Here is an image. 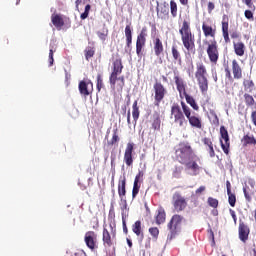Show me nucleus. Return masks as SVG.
Instances as JSON below:
<instances>
[{
  "label": "nucleus",
  "instance_id": "13d9d810",
  "mask_svg": "<svg viewBox=\"0 0 256 256\" xmlns=\"http://www.w3.org/2000/svg\"><path fill=\"white\" fill-rule=\"evenodd\" d=\"M215 9V4L213 2L208 3V13H211Z\"/></svg>",
  "mask_w": 256,
  "mask_h": 256
},
{
  "label": "nucleus",
  "instance_id": "4d7b16f0",
  "mask_svg": "<svg viewBox=\"0 0 256 256\" xmlns=\"http://www.w3.org/2000/svg\"><path fill=\"white\" fill-rule=\"evenodd\" d=\"M208 148L210 157H215V149L213 148V144L212 146H208Z\"/></svg>",
  "mask_w": 256,
  "mask_h": 256
},
{
  "label": "nucleus",
  "instance_id": "09e8293b",
  "mask_svg": "<svg viewBox=\"0 0 256 256\" xmlns=\"http://www.w3.org/2000/svg\"><path fill=\"white\" fill-rule=\"evenodd\" d=\"M53 53H54L53 48H51L50 51H49V59H48L50 67H53V63L55 61L53 59Z\"/></svg>",
  "mask_w": 256,
  "mask_h": 256
},
{
  "label": "nucleus",
  "instance_id": "dca6fc26",
  "mask_svg": "<svg viewBox=\"0 0 256 256\" xmlns=\"http://www.w3.org/2000/svg\"><path fill=\"white\" fill-rule=\"evenodd\" d=\"M251 233V229L243 220L239 221L238 227V237L242 243H247L249 241V234Z\"/></svg>",
  "mask_w": 256,
  "mask_h": 256
},
{
  "label": "nucleus",
  "instance_id": "4468645a",
  "mask_svg": "<svg viewBox=\"0 0 256 256\" xmlns=\"http://www.w3.org/2000/svg\"><path fill=\"white\" fill-rule=\"evenodd\" d=\"M198 161H201L199 156L184 164L186 171H189V175H192V177H197V175L201 173V166H199V164L197 163Z\"/></svg>",
  "mask_w": 256,
  "mask_h": 256
},
{
  "label": "nucleus",
  "instance_id": "7ed1b4c3",
  "mask_svg": "<svg viewBox=\"0 0 256 256\" xmlns=\"http://www.w3.org/2000/svg\"><path fill=\"white\" fill-rule=\"evenodd\" d=\"M123 73V61L121 58H117L112 63V72L109 76V83L111 89H117L118 93H123L125 87V76H119Z\"/></svg>",
  "mask_w": 256,
  "mask_h": 256
},
{
  "label": "nucleus",
  "instance_id": "393cba45",
  "mask_svg": "<svg viewBox=\"0 0 256 256\" xmlns=\"http://www.w3.org/2000/svg\"><path fill=\"white\" fill-rule=\"evenodd\" d=\"M202 31H203L204 36L212 37V39H215V35H217V27L212 26L211 24H209L207 22H203Z\"/></svg>",
  "mask_w": 256,
  "mask_h": 256
},
{
  "label": "nucleus",
  "instance_id": "0eeeda50",
  "mask_svg": "<svg viewBox=\"0 0 256 256\" xmlns=\"http://www.w3.org/2000/svg\"><path fill=\"white\" fill-rule=\"evenodd\" d=\"M174 81L180 97L183 94L185 97L186 103L190 105L193 111H199V104H197V101H195V98H193V96L187 93V90L185 89V82L181 79V77L175 76Z\"/></svg>",
  "mask_w": 256,
  "mask_h": 256
},
{
  "label": "nucleus",
  "instance_id": "774afa93",
  "mask_svg": "<svg viewBox=\"0 0 256 256\" xmlns=\"http://www.w3.org/2000/svg\"><path fill=\"white\" fill-rule=\"evenodd\" d=\"M231 37H232V39H235V38H237V34H232Z\"/></svg>",
  "mask_w": 256,
  "mask_h": 256
},
{
  "label": "nucleus",
  "instance_id": "a878e982",
  "mask_svg": "<svg viewBox=\"0 0 256 256\" xmlns=\"http://www.w3.org/2000/svg\"><path fill=\"white\" fill-rule=\"evenodd\" d=\"M153 49L156 57H161V55H163L165 47L163 46V41L161 38L156 37L153 39Z\"/></svg>",
  "mask_w": 256,
  "mask_h": 256
},
{
  "label": "nucleus",
  "instance_id": "f704fd0d",
  "mask_svg": "<svg viewBox=\"0 0 256 256\" xmlns=\"http://www.w3.org/2000/svg\"><path fill=\"white\" fill-rule=\"evenodd\" d=\"M243 87H244V91L246 93H253V91H255V89H256L255 82H253V80H251V79H244Z\"/></svg>",
  "mask_w": 256,
  "mask_h": 256
},
{
  "label": "nucleus",
  "instance_id": "b1692460",
  "mask_svg": "<svg viewBox=\"0 0 256 256\" xmlns=\"http://www.w3.org/2000/svg\"><path fill=\"white\" fill-rule=\"evenodd\" d=\"M121 211L123 233L127 235V233H129V229H127V217H129V208L127 207V200H124V205L121 207Z\"/></svg>",
  "mask_w": 256,
  "mask_h": 256
},
{
  "label": "nucleus",
  "instance_id": "1a4fd4ad",
  "mask_svg": "<svg viewBox=\"0 0 256 256\" xmlns=\"http://www.w3.org/2000/svg\"><path fill=\"white\" fill-rule=\"evenodd\" d=\"M232 75H231V69L229 66H225V77L226 79H229V81H233V79L239 80L243 79V68H241V65L239 62L234 59L232 60Z\"/></svg>",
  "mask_w": 256,
  "mask_h": 256
},
{
  "label": "nucleus",
  "instance_id": "bf43d9fd",
  "mask_svg": "<svg viewBox=\"0 0 256 256\" xmlns=\"http://www.w3.org/2000/svg\"><path fill=\"white\" fill-rule=\"evenodd\" d=\"M82 3H85V0H76L75 5H76V11H79V5Z\"/></svg>",
  "mask_w": 256,
  "mask_h": 256
},
{
  "label": "nucleus",
  "instance_id": "864d4df0",
  "mask_svg": "<svg viewBox=\"0 0 256 256\" xmlns=\"http://www.w3.org/2000/svg\"><path fill=\"white\" fill-rule=\"evenodd\" d=\"M205 189H207L205 186H200L198 189H196L195 193L196 195H201V193H204Z\"/></svg>",
  "mask_w": 256,
  "mask_h": 256
},
{
  "label": "nucleus",
  "instance_id": "0e129e2a",
  "mask_svg": "<svg viewBox=\"0 0 256 256\" xmlns=\"http://www.w3.org/2000/svg\"><path fill=\"white\" fill-rule=\"evenodd\" d=\"M181 5H189V0H179Z\"/></svg>",
  "mask_w": 256,
  "mask_h": 256
},
{
  "label": "nucleus",
  "instance_id": "69168bd1",
  "mask_svg": "<svg viewBox=\"0 0 256 256\" xmlns=\"http://www.w3.org/2000/svg\"><path fill=\"white\" fill-rule=\"evenodd\" d=\"M127 244L130 247V249L131 247H133V242L131 241V239H127Z\"/></svg>",
  "mask_w": 256,
  "mask_h": 256
},
{
  "label": "nucleus",
  "instance_id": "a211bd4d",
  "mask_svg": "<svg viewBox=\"0 0 256 256\" xmlns=\"http://www.w3.org/2000/svg\"><path fill=\"white\" fill-rule=\"evenodd\" d=\"M182 222H183V216L179 214H175L172 216L169 223L167 224V227L171 235H177V227H179V225H181Z\"/></svg>",
  "mask_w": 256,
  "mask_h": 256
},
{
  "label": "nucleus",
  "instance_id": "ddd939ff",
  "mask_svg": "<svg viewBox=\"0 0 256 256\" xmlns=\"http://www.w3.org/2000/svg\"><path fill=\"white\" fill-rule=\"evenodd\" d=\"M220 145L225 155H229V151L231 149V140L229 138V131H227L225 126L220 127Z\"/></svg>",
  "mask_w": 256,
  "mask_h": 256
},
{
  "label": "nucleus",
  "instance_id": "72a5a7b5",
  "mask_svg": "<svg viewBox=\"0 0 256 256\" xmlns=\"http://www.w3.org/2000/svg\"><path fill=\"white\" fill-rule=\"evenodd\" d=\"M171 53H172L173 61H175L176 63H179V65H181V63H183V59L181 57V52L179 51V47L177 45H175V44L172 45Z\"/></svg>",
  "mask_w": 256,
  "mask_h": 256
},
{
  "label": "nucleus",
  "instance_id": "a19ab883",
  "mask_svg": "<svg viewBox=\"0 0 256 256\" xmlns=\"http://www.w3.org/2000/svg\"><path fill=\"white\" fill-rule=\"evenodd\" d=\"M105 85L103 84V76L101 74L97 75V83H96V89L98 92H101V89H103Z\"/></svg>",
  "mask_w": 256,
  "mask_h": 256
},
{
  "label": "nucleus",
  "instance_id": "052dcab7",
  "mask_svg": "<svg viewBox=\"0 0 256 256\" xmlns=\"http://www.w3.org/2000/svg\"><path fill=\"white\" fill-rule=\"evenodd\" d=\"M226 189H227V193H232L231 192V182H229V180L226 181Z\"/></svg>",
  "mask_w": 256,
  "mask_h": 256
},
{
  "label": "nucleus",
  "instance_id": "c03bdc74",
  "mask_svg": "<svg viewBox=\"0 0 256 256\" xmlns=\"http://www.w3.org/2000/svg\"><path fill=\"white\" fill-rule=\"evenodd\" d=\"M208 205L210 207H212L213 209H217V207H219V200H217L213 197H209L208 198Z\"/></svg>",
  "mask_w": 256,
  "mask_h": 256
},
{
  "label": "nucleus",
  "instance_id": "ea45409f",
  "mask_svg": "<svg viewBox=\"0 0 256 256\" xmlns=\"http://www.w3.org/2000/svg\"><path fill=\"white\" fill-rule=\"evenodd\" d=\"M227 195L230 207H235V204L237 203V196H235L233 192L227 193Z\"/></svg>",
  "mask_w": 256,
  "mask_h": 256
},
{
  "label": "nucleus",
  "instance_id": "20e7f679",
  "mask_svg": "<svg viewBox=\"0 0 256 256\" xmlns=\"http://www.w3.org/2000/svg\"><path fill=\"white\" fill-rule=\"evenodd\" d=\"M179 33L186 51L195 55V34L191 31V22L189 20H183Z\"/></svg>",
  "mask_w": 256,
  "mask_h": 256
},
{
  "label": "nucleus",
  "instance_id": "338daca9",
  "mask_svg": "<svg viewBox=\"0 0 256 256\" xmlns=\"http://www.w3.org/2000/svg\"><path fill=\"white\" fill-rule=\"evenodd\" d=\"M146 249H151V239L148 240V243L146 244Z\"/></svg>",
  "mask_w": 256,
  "mask_h": 256
},
{
  "label": "nucleus",
  "instance_id": "603ef678",
  "mask_svg": "<svg viewBox=\"0 0 256 256\" xmlns=\"http://www.w3.org/2000/svg\"><path fill=\"white\" fill-rule=\"evenodd\" d=\"M110 159H111V165H113V163H115V161L117 160V154L115 153V150H112Z\"/></svg>",
  "mask_w": 256,
  "mask_h": 256
},
{
  "label": "nucleus",
  "instance_id": "f03ea898",
  "mask_svg": "<svg viewBox=\"0 0 256 256\" xmlns=\"http://www.w3.org/2000/svg\"><path fill=\"white\" fill-rule=\"evenodd\" d=\"M109 224H103L102 243L105 249L115 247L117 243V222L115 221V209L113 206L108 214Z\"/></svg>",
  "mask_w": 256,
  "mask_h": 256
},
{
  "label": "nucleus",
  "instance_id": "c85d7f7f",
  "mask_svg": "<svg viewBox=\"0 0 256 256\" xmlns=\"http://www.w3.org/2000/svg\"><path fill=\"white\" fill-rule=\"evenodd\" d=\"M51 21L52 25H54L58 31H61L65 26V20H63V16L60 14H52Z\"/></svg>",
  "mask_w": 256,
  "mask_h": 256
},
{
  "label": "nucleus",
  "instance_id": "4be33fe9",
  "mask_svg": "<svg viewBox=\"0 0 256 256\" xmlns=\"http://www.w3.org/2000/svg\"><path fill=\"white\" fill-rule=\"evenodd\" d=\"M222 35L225 43H231V38H229V16L226 14L222 17Z\"/></svg>",
  "mask_w": 256,
  "mask_h": 256
},
{
  "label": "nucleus",
  "instance_id": "9b49d317",
  "mask_svg": "<svg viewBox=\"0 0 256 256\" xmlns=\"http://www.w3.org/2000/svg\"><path fill=\"white\" fill-rule=\"evenodd\" d=\"M153 89L154 103L156 107H159V105H161V101H163V99H165V96L167 95V88H165V86L161 82L156 80V82L153 85Z\"/></svg>",
  "mask_w": 256,
  "mask_h": 256
},
{
  "label": "nucleus",
  "instance_id": "39448f33",
  "mask_svg": "<svg viewBox=\"0 0 256 256\" xmlns=\"http://www.w3.org/2000/svg\"><path fill=\"white\" fill-rule=\"evenodd\" d=\"M209 74L207 66L202 61L196 63L195 79L202 95H207L209 91Z\"/></svg>",
  "mask_w": 256,
  "mask_h": 256
},
{
  "label": "nucleus",
  "instance_id": "680f3d73",
  "mask_svg": "<svg viewBox=\"0 0 256 256\" xmlns=\"http://www.w3.org/2000/svg\"><path fill=\"white\" fill-rule=\"evenodd\" d=\"M127 123H128V125H131V111L130 110L127 112Z\"/></svg>",
  "mask_w": 256,
  "mask_h": 256
},
{
  "label": "nucleus",
  "instance_id": "9d476101",
  "mask_svg": "<svg viewBox=\"0 0 256 256\" xmlns=\"http://www.w3.org/2000/svg\"><path fill=\"white\" fill-rule=\"evenodd\" d=\"M149 29L147 26H143L140 33L136 38V54L138 57H143V51L145 49V45H147V37H148Z\"/></svg>",
  "mask_w": 256,
  "mask_h": 256
},
{
  "label": "nucleus",
  "instance_id": "f3484780",
  "mask_svg": "<svg viewBox=\"0 0 256 256\" xmlns=\"http://www.w3.org/2000/svg\"><path fill=\"white\" fill-rule=\"evenodd\" d=\"M135 151V144L128 142L124 151V163L127 167H133V153Z\"/></svg>",
  "mask_w": 256,
  "mask_h": 256
},
{
  "label": "nucleus",
  "instance_id": "2eb2a0df",
  "mask_svg": "<svg viewBox=\"0 0 256 256\" xmlns=\"http://www.w3.org/2000/svg\"><path fill=\"white\" fill-rule=\"evenodd\" d=\"M84 242L88 249L95 251V249H97V233H95V231L86 232L84 236Z\"/></svg>",
  "mask_w": 256,
  "mask_h": 256
},
{
  "label": "nucleus",
  "instance_id": "473e14b6",
  "mask_svg": "<svg viewBox=\"0 0 256 256\" xmlns=\"http://www.w3.org/2000/svg\"><path fill=\"white\" fill-rule=\"evenodd\" d=\"M166 219H167V213H165V209L159 208L155 216L156 225H163Z\"/></svg>",
  "mask_w": 256,
  "mask_h": 256
},
{
  "label": "nucleus",
  "instance_id": "4c0bfd02",
  "mask_svg": "<svg viewBox=\"0 0 256 256\" xmlns=\"http://www.w3.org/2000/svg\"><path fill=\"white\" fill-rule=\"evenodd\" d=\"M244 101L247 107H253V105H255V98H253L249 93L244 94Z\"/></svg>",
  "mask_w": 256,
  "mask_h": 256
},
{
  "label": "nucleus",
  "instance_id": "423d86ee",
  "mask_svg": "<svg viewBox=\"0 0 256 256\" xmlns=\"http://www.w3.org/2000/svg\"><path fill=\"white\" fill-rule=\"evenodd\" d=\"M176 160L180 165H185L189 163V161H192L193 159H197V154H195V151L193 150V147H191V144L189 143H180L178 149L175 151Z\"/></svg>",
  "mask_w": 256,
  "mask_h": 256
},
{
  "label": "nucleus",
  "instance_id": "cd10ccee",
  "mask_svg": "<svg viewBox=\"0 0 256 256\" xmlns=\"http://www.w3.org/2000/svg\"><path fill=\"white\" fill-rule=\"evenodd\" d=\"M151 127L154 131H161V114L154 112L150 119Z\"/></svg>",
  "mask_w": 256,
  "mask_h": 256
},
{
  "label": "nucleus",
  "instance_id": "6ab92c4d",
  "mask_svg": "<svg viewBox=\"0 0 256 256\" xmlns=\"http://www.w3.org/2000/svg\"><path fill=\"white\" fill-rule=\"evenodd\" d=\"M143 177H145V172L139 170L134 179L133 189H132V199H135L139 195V189H141V183H143Z\"/></svg>",
  "mask_w": 256,
  "mask_h": 256
},
{
  "label": "nucleus",
  "instance_id": "f257e3e1",
  "mask_svg": "<svg viewBox=\"0 0 256 256\" xmlns=\"http://www.w3.org/2000/svg\"><path fill=\"white\" fill-rule=\"evenodd\" d=\"M180 105L181 106H179V104L177 103H174L171 106V117L172 119H174V123H176V125H179V127H185L188 120L191 127L201 129V127H203V124L201 123V118L192 114L191 108L186 105L185 101H181Z\"/></svg>",
  "mask_w": 256,
  "mask_h": 256
},
{
  "label": "nucleus",
  "instance_id": "37998d69",
  "mask_svg": "<svg viewBox=\"0 0 256 256\" xmlns=\"http://www.w3.org/2000/svg\"><path fill=\"white\" fill-rule=\"evenodd\" d=\"M149 233L153 237V239H159V228L157 227H151L149 228Z\"/></svg>",
  "mask_w": 256,
  "mask_h": 256
},
{
  "label": "nucleus",
  "instance_id": "5fc2aeb1",
  "mask_svg": "<svg viewBox=\"0 0 256 256\" xmlns=\"http://www.w3.org/2000/svg\"><path fill=\"white\" fill-rule=\"evenodd\" d=\"M251 121H252L253 125L256 127V111H252Z\"/></svg>",
  "mask_w": 256,
  "mask_h": 256
},
{
  "label": "nucleus",
  "instance_id": "e433bc0d",
  "mask_svg": "<svg viewBox=\"0 0 256 256\" xmlns=\"http://www.w3.org/2000/svg\"><path fill=\"white\" fill-rule=\"evenodd\" d=\"M119 143V129L113 130V135L110 141H108L107 145L108 147H113V145H117Z\"/></svg>",
  "mask_w": 256,
  "mask_h": 256
},
{
  "label": "nucleus",
  "instance_id": "aec40b11",
  "mask_svg": "<svg viewBox=\"0 0 256 256\" xmlns=\"http://www.w3.org/2000/svg\"><path fill=\"white\" fill-rule=\"evenodd\" d=\"M248 184L250 185V187L248 185H245L243 187V193H244V197L246 199V201L248 203H251L252 199H253V195H254V191L253 189H255V180L250 179L248 180Z\"/></svg>",
  "mask_w": 256,
  "mask_h": 256
},
{
  "label": "nucleus",
  "instance_id": "2f4dec72",
  "mask_svg": "<svg viewBox=\"0 0 256 256\" xmlns=\"http://www.w3.org/2000/svg\"><path fill=\"white\" fill-rule=\"evenodd\" d=\"M132 231L136 234V237H140L141 241L145 239V234L143 233V228L141 227V220L136 221L132 225Z\"/></svg>",
  "mask_w": 256,
  "mask_h": 256
},
{
  "label": "nucleus",
  "instance_id": "de8ad7c7",
  "mask_svg": "<svg viewBox=\"0 0 256 256\" xmlns=\"http://www.w3.org/2000/svg\"><path fill=\"white\" fill-rule=\"evenodd\" d=\"M244 16H245L246 19H248L249 21H253V12H252L251 10H245Z\"/></svg>",
  "mask_w": 256,
  "mask_h": 256
},
{
  "label": "nucleus",
  "instance_id": "412c9836",
  "mask_svg": "<svg viewBox=\"0 0 256 256\" xmlns=\"http://www.w3.org/2000/svg\"><path fill=\"white\" fill-rule=\"evenodd\" d=\"M124 33L126 37L125 51L131 53V50L133 49V28H131V25H126Z\"/></svg>",
  "mask_w": 256,
  "mask_h": 256
},
{
  "label": "nucleus",
  "instance_id": "7c9ffc66",
  "mask_svg": "<svg viewBox=\"0 0 256 256\" xmlns=\"http://www.w3.org/2000/svg\"><path fill=\"white\" fill-rule=\"evenodd\" d=\"M233 49L237 57H243V55H245V51L247 50V47L245 46V43L239 41V42H233Z\"/></svg>",
  "mask_w": 256,
  "mask_h": 256
},
{
  "label": "nucleus",
  "instance_id": "a18cd8bd",
  "mask_svg": "<svg viewBox=\"0 0 256 256\" xmlns=\"http://www.w3.org/2000/svg\"><path fill=\"white\" fill-rule=\"evenodd\" d=\"M97 35L99 39H101V41H105V39H107V36L109 35V30L105 29L102 32L98 31Z\"/></svg>",
  "mask_w": 256,
  "mask_h": 256
},
{
  "label": "nucleus",
  "instance_id": "6e6d98bb",
  "mask_svg": "<svg viewBox=\"0 0 256 256\" xmlns=\"http://www.w3.org/2000/svg\"><path fill=\"white\" fill-rule=\"evenodd\" d=\"M230 215H231L234 223L236 224L237 223V214H235L233 209H230Z\"/></svg>",
  "mask_w": 256,
  "mask_h": 256
},
{
  "label": "nucleus",
  "instance_id": "58836bf2",
  "mask_svg": "<svg viewBox=\"0 0 256 256\" xmlns=\"http://www.w3.org/2000/svg\"><path fill=\"white\" fill-rule=\"evenodd\" d=\"M170 13L174 19L175 17H177L178 8H177V2H175V0L170 1Z\"/></svg>",
  "mask_w": 256,
  "mask_h": 256
},
{
  "label": "nucleus",
  "instance_id": "6e6552de",
  "mask_svg": "<svg viewBox=\"0 0 256 256\" xmlns=\"http://www.w3.org/2000/svg\"><path fill=\"white\" fill-rule=\"evenodd\" d=\"M204 45H207L206 53L210 63L217 65L219 61V45H217V40L212 41L204 40Z\"/></svg>",
  "mask_w": 256,
  "mask_h": 256
},
{
  "label": "nucleus",
  "instance_id": "c9c22d12",
  "mask_svg": "<svg viewBox=\"0 0 256 256\" xmlns=\"http://www.w3.org/2000/svg\"><path fill=\"white\" fill-rule=\"evenodd\" d=\"M139 115H140L139 105L136 100L133 102V105H132V117H133L135 123H137V121H139Z\"/></svg>",
  "mask_w": 256,
  "mask_h": 256
},
{
  "label": "nucleus",
  "instance_id": "5701e85b",
  "mask_svg": "<svg viewBox=\"0 0 256 256\" xmlns=\"http://www.w3.org/2000/svg\"><path fill=\"white\" fill-rule=\"evenodd\" d=\"M118 195L121 201H123L127 195V178L125 176L120 177L118 180Z\"/></svg>",
  "mask_w": 256,
  "mask_h": 256
},
{
  "label": "nucleus",
  "instance_id": "bb28decb",
  "mask_svg": "<svg viewBox=\"0 0 256 256\" xmlns=\"http://www.w3.org/2000/svg\"><path fill=\"white\" fill-rule=\"evenodd\" d=\"M89 85L93 87V82L90 80L88 82H85V80L79 82L78 89L80 95H83V97H89V95H91V92L89 91Z\"/></svg>",
  "mask_w": 256,
  "mask_h": 256
},
{
  "label": "nucleus",
  "instance_id": "e2e57ef3",
  "mask_svg": "<svg viewBox=\"0 0 256 256\" xmlns=\"http://www.w3.org/2000/svg\"><path fill=\"white\" fill-rule=\"evenodd\" d=\"M174 175L176 177V175H181V168H176L174 171Z\"/></svg>",
  "mask_w": 256,
  "mask_h": 256
},
{
  "label": "nucleus",
  "instance_id": "79ce46f5",
  "mask_svg": "<svg viewBox=\"0 0 256 256\" xmlns=\"http://www.w3.org/2000/svg\"><path fill=\"white\" fill-rule=\"evenodd\" d=\"M90 11H91V4H87L85 6L84 12L80 15V19H82V21H85V19H87V17H89Z\"/></svg>",
  "mask_w": 256,
  "mask_h": 256
},
{
  "label": "nucleus",
  "instance_id": "c756f323",
  "mask_svg": "<svg viewBox=\"0 0 256 256\" xmlns=\"http://www.w3.org/2000/svg\"><path fill=\"white\" fill-rule=\"evenodd\" d=\"M242 147H249V145H252L253 147L256 146V138L253 134L247 133L244 135L241 139Z\"/></svg>",
  "mask_w": 256,
  "mask_h": 256
},
{
  "label": "nucleus",
  "instance_id": "8fccbe9b",
  "mask_svg": "<svg viewBox=\"0 0 256 256\" xmlns=\"http://www.w3.org/2000/svg\"><path fill=\"white\" fill-rule=\"evenodd\" d=\"M244 5H247L249 9H255V5H253V0H242Z\"/></svg>",
  "mask_w": 256,
  "mask_h": 256
},
{
  "label": "nucleus",
  "instance_id": "f8f14e48",
  "mask_svg": "<svg viewBox=\"0 0 256 256\" xmlns=\"http://www.w3.org/2000/svg\"><path fill=\"white\" fill-rule=\"evenodd\" d=\"M172 205L176 213H181L187 209V199L181 195V192H175L172 196Z\"/></svg>",
  "mask_w": 256,
  "mask_h": 256
},
{
  "label": "nucleus",
  "instance_id": "49530a36",
  "mask_svg": "<svg viewBox=\"0 0 256 256\" xmlns=\"http://www.w3.org/2000/svg\"><path fill=\"white\" fill-rule=\"evenodd\" d=\"M95 55V50H93V48H87L85 50V58L87 61H89V59H91V57H93Z\"/></svg>",
  "mask_w": 256,
  "mask_h": 256
},
{
  "label": "nucleus",
  "instance_id": "3c124183",
  "mask_svg": "<svg viewBox=\"0 0 256 256\" xmlns=\"http://www.w3.org/2000/svg\"><path fill=\"white\" fill-rule=\"evenodd\" d=\"M202 143H204V145H206L207 147H211L213 145V141L210 140V138H203L202 139Z\"/></svg>",
  "mask_w": 256,
  "mask_h": 256
}]
</instances>
